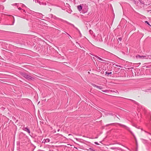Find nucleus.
Segmentation results:
<instances>
[{
	"mask_svg": "<svg viewBox=\"0 0 151 151\" xmlns=\"http://www.w3.org/2000/svg\"><path fill=\"white\" fill-rule=\"evenodd\" d=\"M19 73L22 76L27 80H34L35 79V78L29 76L25 72H20Z\"/></svg>",
	"mask_w": 151,
	"mask_h": 151,
	"instance_id": "nucleus-1",
	"label": "nucleus"
},
{
	"mask_svg": "<svg viewBox=\"0 0 151 151\" xmlns=\"http://www.w3.org/2000/svg\"><path fill=\"white\" fill-rule=\"evenodd\" d=\"M117 123L118 124H119V125L120 126L125 128L126 129H127L132 134V132L130 130V128L129 127H127V126L125 125L122 124H121L119 123Z\"/></svg>",
	"mask_w": 151,
	"mask_h": 151,
	"instance_id": "nucleus-2",
	"label": "nucleus"
},
{
	"mask_svg": "<svg viewBox=\"0 0 151 151\" xmlns=\"http://www.w3.org/2000/svg\"><path fill=\"white\" fill-rule=\"evenodd\" d=\"M22 129L23 130L27 132L29 134L30 133V130L27 127H24L22 128Z\"/></svg>",
	"mask_w": 151,
	"mask_h": 151,
	"instance_id": "nucleus-3",
	"label": "nucleus"
},
{
	"mask_svg": "<svg viewBox=\"0 0 151 151\" xmlns=\"http://www.w3.org/2000/svg\"><path fill=\"white\" fill-rule=\"evenodd\" d=\"M91 85L94 87H96L100 90H101L103 88V87L102 86H98L94 83H91Z\"/></svg>",
	"mask_w": 151,
	"mask_h": 151,
	"instance_id": "nucleus-4",
	"label": "nucleus"
},
{
	"mask_svg": "<svg viewBox=\"0 0 151 151\" xmlns=\"http://www.w3.org/2000/svg\"><path fill=\"white\" fill-rule=\"evenodd\" d=\"M52 18L54 19H58V20H60L62 22H64V21L63 20V19H60V18H58L56 16H55V15H53V17Z\"/></svg>",
	"mask_w": 151,
	"mask_h": 151,
	"instance_id": "nucleus-5",
	"label": "nucleus"
},
{
	"mask_svg": "<svg viewBox=\"0 0 151 151\" xmlns=\"http://www.w3.org/2000/svg\"><path fill=\"white\" fill-rule=\"evenodd\" d=\"M141 140L142 141V143L145 144H147L148 142V141L147 140L144 139H143L141 138Z\"/></svg>",
	"mask_w": 151,
	"mask_h": 151,
	"instance_id": "nucleus-6",
	"label": "nucleus"
},
{
	"mask_svg": "<svg viewBox=\"0 0 151 151\" xmlns=\"http://www.w3.org/2000/svg\"><path fill=\"white\" fill-rule=\"evenodd\" d=\"M50 141V140L49 139H44L43 141L42 142V143H45V142H49Z\"/></svg>",
	"mask_w": 151,
	"mask_h": 151,
	"instance_id": "nucleus-7",
	"label": "nucleus"
},
{
	"mask_svg": "<svg viewBox=\"0 0 151 151\" xmlns=\"http://www.w3.org/2000/svg\"><path fill=\"white\" fill-rule=\"evenodd\" d=\"M64 22H66V23H67V24H68L71 25L73 27H74V28H75L76 27L74 26V25L73 24H71V23H69V22H67V21H64Z\"/></svg>",
	"mask_w": 151,
	"mask_h": 151,
	"instance_id": "nucleus-8",
	"label": "nucleus"
},
{
	"mask_svg": "<svg viewBox=\"0 0 151 151\" xmlns=\"http://www.w3.org/2000/svg\"><path fill=\"white\" fill-rule=\"evenodd\" d=\"M64 22H66V23H67V24H68L71 25L73 27H74V28H75L76 27L74 26V25L73 24H71V23H69V22H67V21H64Z\"/></svg>",
	"mask_w": 151,
	"mask_h": 151,
	"instance_id": "nucleus-9",
	"label": "nucleus"
},
{
	"mask_svg": "<svg viewBox=\"0 0 151 151\" xmlns=\"http://www.w3.org/2000/svg\"><path fill=\"white\" fill-rule=\"evenodd\" d=\"M64 22H66V23H67V24H68L71 25L73 27H74V28H75L76 27L74 26V25L73 24H71V23H69V22H67V21H64Z\"/></svg>",
	"mask_w": 151,
	"mask_h": 151,
	"instance_id": "nucleus-10",
	"label": "nucleus"
},
{
	"mask_svg": "<svg viewBox=\"0 0 151 151\" xmlns=\"http://www.w3.org/2000/svg\"><path fill=\"white\" fill-rule=\"evenodd\" d=\"M78 9L79 11H80L81 10L82 7L81 5H79L77 6Z\"/></svg>",
	"mask_w": 151,
	"mask_h": 151,
	"instance_id": "nucleus-11",
	"label": "nucleus"
},
{
	"mask_svg": "<svg viewBox=\"0 0 151 151\" xmlns=\"http://www.w3.org/2000/svg\"><path fill=\"white\" fill-rule=\"evenodd\" d=\"M146 56H140V55H138V56H136V57L137 58L138 57H139V58H144Z\"/></svg>",
	"mask_w": 151,
	"mask_h": 151,
	"instance_id": "nucleus-12",
	"label": "nucleus"
},
{
	"mask_svg": "<svg viewBox=\"0 0 151 151\" xmlns=\"http://www.w3.org/2000/svg\"><path fill=\"white\" fill-rule=\"evenodd\" d=\"M129 99V100H130L131 101H132V102H133L134 103L136 104H138V103H137L136 101H135L134 100H133L131 99Z\"/></svg>",
	"mask_w": 151,
	"mask_h": 151,
	"instance_id": "nucleus-13",
	"label": "nucleus"
},
{
	"mask_svg": "<svg viewBox=\"0 0 151 151\" xmlns=\"http://www.w3.org/2000/svg\"><path fill=\"white\" fill-rule=\"evenodd\" d=\"M112 73L111 72H109L107 71H106L105 73L106 74L107 76H108L109 74H111Z\"/></svg>",
	"mask_w": 151,
	"mask_h": 151,
	"instance_id": "nucleus-14",
	"label": "nucleus"
},
{
	"mask_svg": "<svg viewBox=\"0 0 151 151\" xmlns=\"http://www.w3.org/2000/svg\"><path fill=\"white\" fill-rule=\"evenodd\" d=\"M111 150H114V149H117L119 150V148L116 147H111Z\"/></svg>",
	"mask_w": 151,
	"mask_h": 151,
	"instance_id": "nucleus-15",
	"label": "nucleus"
},
{
	"mask_svg": "<svg viewBox=\"0 0 151 151\" xmlns=\"http://www.w3.org/2000/svg\"><path fill=\"white\" fill-rule=\"evenodd\" d=\"M139 1L141 4H144V2L143 0H139Z\"/></svg>",
	"mask_w": 151,
	"mask_h": 151,
	"instance_id": "nucleus-16",
	"label": "nucleus"
},
{
	"mask_svg": "<svg viewBox=\"0 0 151 151\" xmlns=\"http://www.w3.org/2000/svg\"><path fill=\"white\" fill-rule=\"evenodd\" d=\"M132 135H133L134 136V138L135 140V141H136V144H137V139H136V137L134 136V135L133 134V133H132Z\"/></svg>",
	"mask_w": 151,
	"mask_h": 151,
	"instance_id": "nucleus-17",
	"label": "nucleus"
},
{
	"mask_svg": "<svg viewBox=\"0 0 151 151\" xmlns=\"http://www.w3.org/2000/svg\"><path fill=\"white\" fill-rule=\"evenodd\" d=\"M106 115H113V114L112 113H107L106 114Z\"/></svg>",
	"mask_w": 151,
	"mask_h": 151,
	"instance_id": "nucleus-18",
	"label": "nucleus"
},
{
	"mask_svg": "<svg viewBox=\"0 0 151 151\" xmlns=\"http://www.w3.org/2000/svg\"><path fill=\"white\" fill-rule=\"evenodd\" d=\"M102 91L103 92L107 93V92H108L109 91V90H102Z\"/></svg>",
	"mask_w": 151,
	"mask_h": 151,
	"instance_id": "nucleus-19",
	"label": "nucleus"
},
{
	"mask_svg": "<svg viewBox=\"0 0 151 151\" xmlns=\"http://www.w3.org/2000/svg\"><path fill=\"white\" fill-rule=\"evenodd\" d=\"M54 15L52 14H49L48 16L49 17H50L51 18H52Z\"/></svg>",
	"mask_w": 151,
	"mask_h": 151,
	"instance_id": "nucleus-20",
	"label": "nucleus"
},
{
	"mask_svg": "<svg viewBox=\"0 0 151 151\" xmlns=\"http://www.w3.org/2000/svg\"><path fill=\"white\" fill-rule=\"evenodd\" d=\"M95 57L97 58L98 59H99V60H101V61L102 60V58L99 57L97 56H95Z\"/></svg>",
	"mask_w": 151,
	"mask_h": 151,
	"instance_id": "nucleus-21",
	"label": "nucleus"
},
{
	"mask_svg": "<svg viewBox=\"0 0 151 151\" xmlns=\"http://www.w3.org/2000/svg\"><path fill=\"white\" fill-rule=\"evenodd\" d=\"M122 37H119L118 38V41H121L122 40Z\"/></svg>",
	"mask_w": 151,
	"mask_h": 151,
	"instance_id": "nucleus-22",
	"label": "nucleus"
},
{
	"mask_svg": "<svg viewBox=\"0 0 151 151\" xmlns=\"http://www.w3.org/2000/svg\"><path fill=\"white\" fill-rule=\"evenodd\" d=\"M133 1H134V4H138V2H136V1H135V0H134Z\"/></svg>",
	"mask_w": 151,
	"mask_h": 151,
	"instance_id": "nucleus-23",
	"label": "nucleus"
},
{
	"mask_svg": "<svg viewBox=\"0 0 151 151\" xmlns=\"http://www.w3.org/2000/svg\"><path fill=\"white\" fill-rule=\"evenodd\" d=\"M0 109L1 110H4L5 109V108L3 107H2L0 108Z\"/></svg>",
	"mask_w": 151,
	"mask_h": 151,
	"instance_id": "nucleus-24",
	"label": "nucleus"
},
{
	"mask_svg": "<svg viewBox=\"0 0 151 151\" xmlns=\"http://www.w3.org/2000/svg\"><path fill=\"white\" fill-rule=\"evenodd\" d=\"M145 23L148 24L149 25H150L149 22L147 21H146L145 22Z\"/></svg>",
	"mask_w": 151,
	"mask_h": 151,
	"instance_id": "nucleus-25",
	"label": "nucleus"
},
{
	"mask_svg": "<svg viewBox=\"0 0 151 151\" xmlns=\"http://www.w3.org/2000/svg\"><path fill=\"white\" fill-rule=\"evenodd\" d=\"M94 143L96 144V145H99V143L97 142H94Z\"/></svg>",
	"mask_w": 151,
	"mask_h": 151,
	"instance_id": "nucleus-26",
	"label": "nucleus"
},
{
	"mask_svg": "<svg viewBox=\"0 0 151 151\" xmlns=\"http://www.w3.org/2000/svg\"><path fill=\"white\" fill-rule=\"evenodd\" d=\"M114 124V123H111V124H107V125H106V126H107L109 125H112V124Z\"/></svg>",
	"mask_w": 151,
	"mask_h": 151,
	"instance_id": "nucleus-27",
	"label": "nucleus"
},
{
	"mask_svg": "<svg viewBox=\"0 0 151 151\" xmlns=\"http://www.w3.org/2000/svg\"><path fill=\"white\" fill-rule=\"evenodd\" d=\"M41 4L42 5H46V3H43V2H42L41 3Z\"/></svg>",
	"mask_w": 151,
	"mask_h": 151,
	"instance_id": "nucleus-28",
	"label": "nucleus"
},
{
	"mask_svg": "<svg viewBox=\"0 0 151 151\" xmlns=\"http://www.w3.org/2000/svg\"><path fill=\"white\" fill-rule=\"evenodd\" d=\"M116 66L117 67H120V68H122V67L121 66H120V65H116Z\"/></svg>",
	"mask_w": 151,
	"mask_h": 151,
	"instance_id": "nucleus-29",
	"label": "nucleus"
},
{
	"mask_svg": "<svg viewBox=\"0 0 151 151\" xmlns=\"http://www.w3.org/2000/svg\"><path fill=\"white\" fill-rule=\"evenodd\" d=\"M101 61H104V62H106V60H104V59H102V60H101Z\"/></svg>",
	"mask_w": 151,
	"mask_h": 151,
	"instance_id": "nucleus-30",
	"label": "nucleus"
},
{
	"mask_svg": "<svg viewBox=\"0 0 151 151\" xmlns=\"http://www.w3.org/2000/svg\"><path fill=\"white\" fill-rule=\"evenodd\" d=\"M18 9L19 10H21L22 9L21 8L19 7L18 8Z\"/></svg>",
	"mask_w": 151,
	"mask_h": 151,
	"instance_id": "nucleus-31",
	"label": "nucleus"
},
{
	"mask_svg": "<svg viewBox=\"0 0 151 151\" xmlns=\"http://www.w3.org/2000/svg\"><path fill=\"white\" fill-rule=\"evenodd\" d=\"M37 2L39 3L40 4H40V1H37Z\"/></svg>",
	"mask_w": 151,
	"mask_h": 151,
	"instance_id": "nucleus-32",
	"label": "nucleus"
},
{
	"mask_svg": "<svg viewBox=\"0 0 151 151\" xmlns=\"http://www.w3.org/2000/svg\"><path fill=\"white\" fill-rule=\"evenodd\" d=\"M75 28V29H76V30H77L78 31H79V29H78L77 27H76Z\"/></svg>",
	"mask_w": 151,
	"mask_h": 151,
	"instance_id": "nucleus-33",
	"label": "nucleus"
},
{
	"mask_svg": "<svg viewBox=\"0 0 151 151\" xmlns=\"http://www.w3.org/2000/svg\"><path fill=\"white\" fill-rule=\"evenodd\" d=\"M145 132L147 133L148 134H150V135H151V134H150V133H149V132H147L146 131H145Z\"/></svg>",
	"mask_w": 151,
	"mask_h": 151,
	"instance_id": "nucleus-34",
	"label": "nucleus"
},
{
	"mask_svg": "<svg viewBox=\"0 0 151 151\" xmlns=\"http://www.w3.org/2000/svg\"><path fill=\"white\" fill-rule=\"evenodd\" d=\"M150 67H149L148 66H146V68H149L151 67V65H150Z\"/></svg>",
	"mask_w": 151,
	"mask_h": 151,
	"instance_id": "nucleus-35",
	"label": "nucleus"
},
{
	"mask_svg": "<svg viewBox=\"0 0 151 151\" xmlns=\"http://www.w3.org/2000/svg\"><path fill=\"white\" fill-rule=\"evenodd\" d=\"M78 31V32H79V33L80 34V35H81V32H80V31H79H79Z\"/></svg>",
	"mask_w": 151,
	"mask_h": 151,
	"instance_id": "nucleus-36",
	"label": "nucleus"
},
{
	"mask_svg": "<svg viewBox=\"0 0 151 151\" xmlns=\"http://www.w3.org/2000/svg\"><path fill=\"white\" fill-rule=\"evenodd\" d=\"M22 6H25L24 4H22Z\"/></svg>",
	"mask_w": 151,
	"mask_h": 151,
	"instance_id": "nucleus-37",
	"label": "nucleus"
},
{
	"mask_svg": "<svg viewBox=\"0 0 151 151\" xmlns=\"http://www.w3.org/2000/svg\"><path fill=\"white\" fill-rule=\"evenodd\" d=\"M115 117H116L117 118L119 119L116 116V115H115Z\"/></svg>",
	"mask_w": 151,
	"mask_h": 151,
	"instance_id": "nucleus-38",
	"label": "nucleus"
},
{
	"mask_svg": "<svg viewBox=\"0 0 151 151\" xmlns=\"http://www.w3.org/2000/svg\"><path fill=\"white\" fill-rule=\"evenodd\" d=\"M22 10H23V11L24 12H26L24 10H24L22 9Z\"/></svg>",
	"mask_w": 151,
	"mask_h": 151,
	"instance_id": "nucleus-39",
	"label": "nucleus"
},
{
	"mask_svg": "<svg viewBox=\"0 0 151 151\" xmlns=\"http://www.w3.org/2000/svg\"><path fill=\"white\" fill-rule=\"evenodd\" d=\"M66 33L67 34V35H68V36H69L70 37V35L68 34V33Z\"/></svg>",
	"mask_w": 151,
	"mask_h": 151,
	"instance_id": "nucleus-40",
	"label": "nucleus"
},
{
	"mask_svg": "<svg viewBox=\"0 0 151 151\" xmlns=\"http://www.w3.org/2000/svg\"><path fill=\"white\" fill-rule=\"evenodd\" d=\"M72 135V134H69L68 135Z\"/></svg>",
	"mask_w": 151,
	"mask_h": 151,
	"instance_id": "nucleus-41",
	"label": "nucleus"
},
{
	"mask_svg": "<svg viewBox=\"0 0 151 151\" xmlns=\"http://www.w3.org/2000/svg\"><path fill=\"white\" fill-rule=\"evenodd\" d=\"M98 138V137H95V138Z\"/></svg>",
	"mask_w": 151,
	"mask_h": 151,
	"instance_id": "nucleus-42",
	"label": "nucleus"
},
{
	"mask_svg": "<svg viewBox=\"0 0 151 151\" xmlns=\"http://www.w3.org/2000/svg\"><path fill=\"white\" fill-rule=\"evenodd\" d=\"M17 4V3H15V4H14V5H16V4Z\"/></svg>",
	"mask_w": 151,
	"mask_h": 151,
	"instance_id": "nucleus-43",
	"label": "nucleus"
},
{
	"mask_svg": "<svg viewBox=\"0 0 151 151\" xmlns=\"http://www.w3.org/2000/svg\"><path fill=\"white\" fill-rule=\"evenodd\" d=\"M101 111L102 112H104V111H102V110H101Z\"/></svg>",
	"mask_w": 151,
	"mask_h": 151,
	"instance_id": "nucleus-44",
	"label": "nucleus"
},
{
	"mask_svg": "<svg viewBox=\"0 0 151 151\" xmlns=\"http://www.w3.org/2000/svg\"><path fill=\"white\" fill-rule=\"evenodd\" d=\"M89 149H90V150H92L91 149V148H89Z\"/></svg>",
	"mask_w": 151,
	"mask_h": 151,
	"instance_id": "nucleus-45",
	"label": "nucleus"
},
{
	"mask_svg": "<svg viewBox=\"0 0 151 151\" xmlns=\"http://www.w3.org/2000/svg\"><path fill=\"white\" fill-rule=\"evenodd\" d=\"M59 130H60L59 129H58V131H59Z\"/></svg>",
	"mask_w": 151,
	"mask_h": 151,
	"instance_id": "nucleus-46",
	"label": "nucleus"
},
{
	"mask_svg": "<svg viewBox=\"0 0 151 151\" xmlns=\"http://www.w3.org/2000/svg\"><path fill=\"white\" fill-rule=\"evenodd\" d=\"M93 150V151H95L94 150Z\"/></svg>",
	"mask_w": 151,
	"mask_h": 151,
	"instance_id": "nucleus-47",
	"label": "nucleus"
},
{
	"mask_svg": "<svg viewBox=\"0 0 151 151\" xmlns=\"http://www.w3.org/2000/svg\"><path fill=\"white\" fill-rule=\"evenodd\" d=\"M150 140L151 141V139H150Z\"/></svg>",
	"mask_w": 151,
	"mask_h": 151,
	"instance_id": "nucleus-48",
	"label": "nucleus"
},
{
	"mask_svg": "<svg viewBox=\"0 0 151 151\" xmlns=\"http://www.w3.org/2000/svg\"><path fill=\"white\" fill-rule=\"evenodd\" d=\"M150 144H151V143H150Z\"/></svg>",
	"mask_w": 151,
	"mask_h": 151,
	"instance_id": "nucleus-49",
	"label": "nucleus"
}]
</instances>
